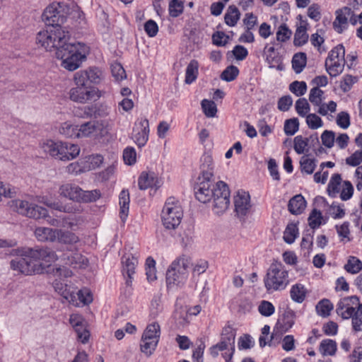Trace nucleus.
<instances>
[{
    "instance_id": "nucleus-62",
    "label": "nucleus",
    "mask_w": 362,
    "mask_h": 362,
    "mask_svg": "<svg viewBox=\"0 0 362 362\" xmlns=\"http://www.w3.org/2000/svg\"><path fill=\"white\" fill-rule=\"evenodd\" d=\"M74 82L76 86L88 87L89 81L86 69L80 70L74 74Z\"/></svg>"
},
{
    "instance_id": "nucleus-39",
    "label": "nucleus",
    "mask_w": 362,
    "mask_h": 362,
    "mask_svg": "<svg viewBox=\"0 0 362 362\" xmlns=\"http://www.w3.org/2000/svg\"><path fill=\"white\" fill-rule=\"evenodd\" d=\"M77 132H78V125H74L69 122L62 123L59 128L60 134L67 138H78Z\"/></svg>"
},
{
    "instance_id": "nucleus-17",
    "label": "nucleus",
    "mask_w": 362,
    "mask_h": 362,
    "mask_svg": "<svg viewBox=\"0 0 362 362\" xmlns=\"http://www.w3.org/2000/svg\"><path fill=\"white\" fill-rule=\"evenodd\" d=\"M188 279L185 273L176 272L168 269L166 272V284L169 291H175L182 288Z\"/></svg>"
},
{
    "instance_id": "nucleus-33",
    "label": "nucleus",
    "mask_w": 362,
    "mask_h": 362,
    "mask_svg": "<svg viewBox=\"0 0 362 362\" xmlns=\"http://www.w3.org/2000/svg\"><path fill=\"white\" fill-rule=\"evenodd\" d=\"M84 221L83 216L80 215L64 216L62 218L61 226L74 230Z\"/></svg>"
},
{
    "instance_id": "nucleus-54",
    "label": "nucleus",
    "mask_w": 362,
    "mask_h": 362,
    "mask_svg": "<svg viewBox=\"0 0 362 362\" xmlns=\"http://www.w3.org/2000/svg\"><path fill=\"white\" fill-rule=\"evenodd\" d=\"M289 90L298 97L303 96L307 91V84L305 81H295L289 85Z\"/></svg>"
},
{
    "instance_id": "nucleus-13",
    "label": "nucleus",
    "mask_w": 362,
    "mask_h": 362,
    "mask_svg": "<svg viewBox=\"0 0 362 362\" xmlns=\"http://www.w3.org/2000/svg\"><path fill=\"white\" fill-rule=\"evenodd\" d=\"M349 302H351L353 304H358L359 299L357 296H353L340 300L337 305V313L344 320L352 319L356 311L354 307L350 305Z\"/></svg>"
},
{
    "instance_id": "nucleus-40",
    "label": "nucleus",
    "mask_w": 362,
    "mask_h": 362,
    "mask_svg": "<svg viewBox=\"0 0 362 362\" xmlns=\"http://www.w3.org/2000/svg\"><path fill=\"white\" fill-rule=\"evenodd\" d=\"M341 184V177L339 174H334L327 186V192L329 196L335 197L339 192Z\"/></svg>"
},
{
    "instance_id": "nucleus-53",
    "label": "nucleus",
    "mask_w": 362,
    "mask_h": 362,
    "mask_svg": "<svg viewBox=\"0 0 362 362\" xmlns=\"http://www.w3.org/2000/svg\"><path fill=\"white\" fill-rule=\"evenodd\" d=\"M238 74V68L235 66L230 65L223 70L221 75V78L225 81L230 82L235 80Z\"/></svg>"
},
{
    "instance_id": "nucleus-37",
    "label": "nucleus",
    "mask_w": 362,
    "mask_h": 362,
    "mask_svg": "<svg viewBox=\"0 0 362 362\" xmlns=\"http://www.w3.org/2000/svg\"><path fill=\"white\" fill-rule=\"evenodd\" d=\"M95 121L87 122L78 126L77 134L78 138L81 137H95Z\"/></svg>"
},
{
    "instance_id": "nucleus-34",
    "label": "nucleus",
    "mask_w": 362,
    "mask_h": 362,
    "mask_svg": "<svg viewBox=\"0 0 362 362\" xmlns=\"http://www.w3.org/2000/svg\"><path fill=\"white\" fill-rule=\"evenodd\" d=\"M57 241L64 244H74L79 240L78 237L76 234L69 231H64L60 229H57Z\"/></svg>"
},
{
    "instance_id": "nucleus-41",
    "label": "nucleus",
    "mask_w": 362,
    "mask_h": 362,
    "mask_svg": "<svg viewBox=\"0 0 362 362\" xmlns=\"http://www.w3.org/2000/svg\"><path fill=\"white\" fill-rule=\"evenodd\" d=\"M184 1L182 0H170L168 4L169 15L173 18L180 16L184 11Z\"/></svg>"
},
{
    "instance_id": "nucleus-45",
    "label": "nucleus",
    "mask_w": 362,
    "mask_h": 362,
    "mask_svg": "<svg viewBox=\"0 0 362 362\" xmlns=\"http://www.w3.org/2000/svg\"><path fill=\"white\" fill-rule=\"evenodd\" d=\"M298 233L297 226L294 223H290L287 225L284 233V240L288 244L293 243Z\"/></svg>"
},
{
    "instance_id": "nucleus-44",
    "label": "nucleus",
    "mask_w": 362,
    "mask_h": 362,
    "mask_svg": "<svg viewBox=\"0 0 362 362\" xmlns=\"http://www.w3.org/2000/svg\"><path fill=\"white\" fill-rule=\"evenodd\" d=\"M308 40L307 29L305 25H300L297 28L294 35V45L296 46H302L305 45Z\"/></svg>"
},
{
    "instance_id": "nucleus-32",
    "label": "nucleus",
    "mask_w": 362,
    "mask_h": 362,
    "mask_svg": "<svg viewBox=\"0 0 362 362\" xmlns=\"http://www.w3.org/2000/svg\"><path fill=\"white\" fill-rule=\"evenodd\" d=\"M199 63L197 60H192L187 66L185 72V83L191 84L194 82L198 76Z\"/></svg>"
},
{
    "instance_id": "nucleus-27",
    "label": "nucleus",
    "mask_w": 362,
    "mask_h": 362,
    "mask_svg": "<svg viewBox=\"0 0 362 362\" xmlns=\"http://www.w3.org/2000/svg\"><path fill=\"white\" fill-rule=\"evenodd\" d=\"M344 64L345 59H335L329 61L327 59L325 61L326 70L332 77L337 76L343 71Z\"/></svg>"
},
{
    "instance_id": "nucleus-30",
    "label": "nucleus",
    "mask_w": 362,
    "mask_h": 362,
    "mask_svg": "<svg viewBox=\"0 0 362 362\" xmlns=\"http://www.w3.org/2000/svg\"><path fill=\"white\" fill-rule=\"evenodd\" d=\"M292 68L296 74L303 71L307 64V56L304 52H298L295 54L292 59Z\"/></svg>"
},
{
    "instance_id": "nucleus-28",
    "label": "nucleus",
    "mask_w": 362,
    "mask_h": 362,
    "mask_svg": "<svg viewBox=\"0 0 362 362\" xmlns=\"http://www.w3.org/2000/svg\"><path fill=\"white\" fill-rule=\"evenodd\" d=\"M120 217L124 221L128 216L129 209V194L128 190L123 189L119 194Z\"/></svg>"
},
{
    "instance_id": "nucleus-2",
    "label": "nucleus",
    "mask_w": 362,
    "mask_h": 362,
    "mask_svg": "<svg viewBox=\"0 0 362 362\" xmlns=\"http://www.w3.org/2000/svg\"><path fill=\"white\" fill-rule=\"evenodd\" d=\"M200 170V174L194 186V191L197 200L206 203L212 199L214 186V166L210 156L204 157Z\"/></svg>"
},
{
    "instance_id": "nucleus-12",
    "label": "nucleus",
    "mask_w": 362,
    "mask_h": 362,
    "mask_svg": "<svg viewBox=\"0 0 362 362\" xmlns=\"http://www.w3.org/2000/svg\"><path fill=\"white\" fill-rule=\"evenodd\" d=\"M235 332L231 327L228 326L223 329L221 340L219 343L222 347L228 351V354L227 352L223 354L226 362H228L232 358L235 351Z\"/></svg>"
},
{
    "instance_id": "nucleus-48",
    "label": "nucleus",
    "mask_w": 362,
    "mask_h": 362,
    "mask_svg": "<svg viewBox=\"0 0 362 362\" xmlns=\"http://www.w3.org/2000/svg\"><path fill=\"white\" fill-rule=\"evenodd\" d=\"M264 54L269 67H274L279 63V58L273 46L267 45L264 49Z\"/></svg>"
},
{
    "instance_id": "nucleus-6",
    "label": "nucleus",
    "mask_w": 362,
    "mask_h": 362,
    "mask_svg": "<svg viewBox=\"0 0 362 362\" xmlns=\"http://www.w3.org/2000/svg\"><path fill=\"white\" fill-rule=\"evenodd\" d=\"M264 283L268 292L282 291L289 284L288 272L281 262H274L269 267Z\"/></svg>"
},
{
    "instance_id": "nucleus-35",
    "label": "nucleus",
    "mask_w": 362,
    "mask_h": 362,
    "mask_svg": "<svg viewBox=\"0 0 362 362\" xmlns=\"http://www.w3.org/2000/svg\"><path fill=\"white\" fill-rule=\"evenodd\" d=\"M142 337H144L145 339H151L158 342L160 338V325L156 322L148 325L144 330Z\"/></svg>"
},
{
    "instance_id": "nucleus-5",
    "label": "nucleus",
    "mask_w": 362,
    "mask_h": 362,
    "mask_svg": "<svg viewBox=\"0 0 362 362\" xmlns=\"http://www.w3.org/2000/svg\"><path fill=\"white\" fill-rule=\"evenodd\" d=\"M41 148L45 153L63 161L73 160L80 153V148L77 144L52 139L44 141Z\"/></svg>"
},
{
    "instance_id": "nucleus-51",
    "label": "nucleus",
    "mask_w": 362,
    "mask_h": 362,
    "mask_svg": "<svg viewBox=\"0 0 362 362\" xmlns=\"http://www.w3.org/2000/svg\"><path fill=\"white\" fill-rule=\"evenodd\" d=\"M201 105L203 112L207 117H214L216 116L217 107L214 101L204 99Z\"/></svg>"
},
{
    "instance_id": "nucleus-9",
    "label": "nucleus",
    "mask_w": 362,
    "mask_h": 362,
    "mask_svg": "<svg viewBox=\"0 0 362 362\" xmlns=\"http://www.w3.org/2000/svg\"><path fill=\"white\" fill-rule=\"evenodd\" d=\"M68 8L64 3L53 2L42 13V20L47 26H61L66 18Z\"/></svg>"
},
{
    "instance_id": "nucleus-1",
    "label": "nucleus",
    "mask_w": 362,
    "mask_h": 362,
    "mask_svg": "<svg viewBox=\"0 0 362 362\" xmlns=\"http://www.w3.org/2000/svg\"><path fill=\"white\" fill-rule=\"evenodd\" d=\"M19 253V256L11 261L10 266L13 271L25 275L42 274L58 259L56 252L49 247L23 249Z\"/></svg>"
},
{
    "instance_id": "nucleus-47",
    "label": "nucleus",
    "mask_w": 362,
    "mask_h": 362,
    "mask_svg": "<svg viewBox=\"0 0 362 362\" xmlns=\"http://www.w3.org/2000/svg\"><path fill=\"white\" fill-rule=\"evenodd\" d=\"M295 317L296 315L293 310H289L284 312L281 325L282 331L287 332L293 326Z\"/></svg>"
},
{
    "instance_id": "nucleus-15",
    "label": "nucleus",
    "mask_w": 362,
    "mask_h": 362,
    "mask_svg": "<svg viewBox=\"0 0 362 362\" xmlns=\"http://www.w3.org/2000/svg\"><path fill=\"white\" fill-rule=\"evenodd\" d=\"M69 95L71 100L84 104L93 98L95 90L89 87L76 86L70 89Z\"/></svg>"
},
{
    "instance_id": "nucleus-42",
    "label": "nucleus",
    "mask_w": 362,
    "mask_h": 362,
    "mask_svg": "<svg viewBox=\"0 0 362 362\" xmlns=\"http://www.w3.org/2000/svg\"><path fill=\"white\" fill-rule=\"evenodd\" d=\"M101 197L98 189L85 191L81 189L79 202L88 203L96 202Z\"/></svg>"
},
{
    "instance_id": "nucleus-16",
    "label": "nucleus",
    "mask_w": 362,
    "mask_h": 362,
    "mask_svg": "<svg viewBox=\"0 0 362 362\" xmlns=\"http://www.w3.org/2000/svg\"><path fill=\"white\" fill-rule=\"evenodd\" d=\"M234 206L238 216H246L251 207L250 194L244 191L238 192L234 197Z\"/></svg>"
},
{
    "instance_id": "nucleus-58",
    "label": "nucleus",
    "mask_w": 362,
    "mask_h": 362,
    "mask_svg": "<svg viewBox=\"0 0 362 362\" xmlns=\"http://www.w3.org/2000/svg\"><path fill=\"white\" fill-rule=\"evenodd\" d=\"M258 311L262 316L269 317L274 313L275 308L271 302L264 300L259 303Z\"/></svg>"
},
{
    "instance_id": "nucleus-38",
    "label": "nucleus",
    "mask_w": 362,
    "mask_h": 362,
    "mask_svg": "<svg viewBox=\"0 0 362 362\" xmlns=\"http://www.w3.org/2000/svg\"><path fill=\"white\" fill-rule=\"evenodd\" d=\"M333 308V304L330 300L325 298L317 303L315 309L318 315L326 317L330 315V312Z\"/></svg>"
},
{
    "instance_id": "nucleus-4",
    "label": "nucleus",
    "mask_w": 362,
    "mask_h": 362,
    "mask_svg": "<svg viewBox=\"0 0 362 362\" xmlns=\"http://www.w3.org/2000/svg\"><path fill=\"white\" fill-rule=\"evenodd\" d=\"M69 40V34L62 26H47L45 30L37 33L36 42L40 45L47 51H52V49H61L66 45Z\"/></svg>"
},
{
    "instance_id": "nucleus-22",
    "label": "nucleus",
    "mask_w": 362,
    "mask_h": 362,
    "mask_svg": "<svg viewBox=\"0 0 362 362\" xmlns=\"http://www.w3.org/2000/svg\"><path fill=\"white\" fill-rule=\"evenodd\" d=\"M81 188L72 183H65L59 188V194L71 201L79 202Z\"/></svg>"
},
{
    "instance_id": "nucleus-64",
    "label": "nucleus",
    "mask_w": 362,
    "mask_h": 362,
    "mask_svg": "<svg viewBox=\"0 0 362 362\" xmlns=\"http://www.w3.org/2000/svg\"><path fill=\"white\" fill-rule=\"evenodd\" d=\"M345 49L342 45H338L334 47L329 53L327 59L333 61L335 59H344Z\"/></svg>"
},
{
    "instance_id": "nucleus-59",
    "label": "nucleus",
    "mask_w": 362,
    "mask_h": 362,
    "mask_svg": "<svg viewBox=\"0 0 362 362\" xmlns=\"http://www.w3.org/2000/svg\"><path fill=\"white\" fill-rule=\"evenodd\" d=\"M306 124L311 129H317L323 126L322 119L315 113L308 114L306 116Z\"/></svg>"
},
{
    "instance_id": "nucleus-31",
    "label": "nucleus",
    "mask_w": 362,
    "mask_h": 362,
    "mask_svg": "<svg viewBox=\"0 0 362 362\" xmlns=\"http://www.w3.org/2000/svg\"><path fill=\"white\" fill-rule=\"evenodd\" d=\"M337 345L335 341L326 339L320 344L319 350L323 356H334L336 354Z\"/></svg>"
},
{
    "instance_id": "nucleus-20",
    "label": "nucleus",
    "mask_w": 362,
    "mask_h": 362,
    "mask_svg": "<svg viewBox=\"0 0 362 362\" xmlns=\"http://www.w3.org/2000/svg\"><path fill=\"white\" fill-rule=\"evenodd\" d=\"M352 15V10L349 7H344L336 11V18L333 22V27L338 33H341L347 27L348 19Z\"/></svg>"
},
{
    "instance_id": "nucleus-50",
    "label": "nucleus",
    "mask_w": 362,
    "mask_h": 362,
    "mask_svg": "<svg viewBox=\"0 0 362 362\" xmlns=\"http://www.w3.org/2000/svg\"><path fill=\"white\" fill-rule=\"evenodd\" d=\"M325 99L324 91L317 87H313L310 89L309 93V101L313 105H320Z\"/></svg>"
},
{
    "instance_id": "nucleus-55",
    "label": "nucleus",
    "mask_w": 362,
    "mask_h": 362,
    "mask_svg": "<svg viewBox=\"0 0 362 362\" xmlns=\"http://www.w3.org/2000/svg\"><path fill=\"white\" fill-rule=\"evenodd\" d=\"M299 129L298 118L286 119L284 123V130L287 136L294 135Z\"/></svg>"
},
{
    "instance_id": "nucleus-24",
    "label": "nucleus",
    "mask_w": 362,
    "mask_h": 362,
    "mask_svg": "<svg viewBox=\"0 0 362 362\" xmlns=\"http://www.w3.org/2000/svg\"><path fill=\"white\" fill-rule=\"evenodd\" d=\"M57 229L39 227L35 229V235L41 242H55L57 239Z\"/></svg>"
},
{
    "instance_id": "nucleus-7",
    "label": "nucleus",
    "mask_w": 362,
    "mask_h": 362,
    "mask_svg": "<svg viewBox=\"0 0 362 362\" xmlns=\"http://www.w3.org/2000/svg\"><path fill=\"white\" fill-rule=\"evenodd\" d=\"M183 216L182 207L174 197L168 198L163 206L161 218L165 228L175 229L181 223Z\"/></svg>"
},
{
    "instance_id": "nucleus-29",
    "label": "nucleus",
    "mask_w": 362,
    "mask_h": 362,
    "mask_svg": "<svg viewBox=\"0 0 362 362\" xmlns=\"http://www.w3.org/2000/svg\"><path fill=\"white\" fill-rule=\"evenodd\" d=\"M240 18V13L238 8L234 6H229L225 13V23L230 27H234Z\"/></svg>"
},
{
    "instance_id": "nucleus-8",
    "label": "nucleus",
    "mask_w": 362,
    "mask_h": 362,
    "mask_svg": "<svg viewBox=\"0 0 362 362\" xmlns=\"http://www.w3.org/2000/svg\"><path fill=\"white\" fill-rule=\"evenodd\" d=\"M10 207L20 214L35 219L49 217L48 211L38 205L30 204L23 199H13L9 202Z\"/></svg>"
},
{
    "instance_id": "nucleus-23",
    "label": "nucleus",
    "mask_w": 362,
    "mask_h": 362,
    "mask_svg": "<svg viewBox=\"0 0 362 362\" xmlns=\"http://www.w3.org/2000/svg\"><path fill=\"white\" fill-rule=\"evenodd\" d=\"M190 264V257L185 255H182L172 262L168 269L173 270L176 272L185 273V275L189 276L188 269Z\"/></svg>"
},
{
    "instance_id": "nucleus-57",
    "label": "nucleus",
    "mask_w": 362,
    "mask_h": 362,
    "mask_svg": "<svg viewBox=\"0 0 362 362\" xmlns=\"http://www.w3.org/2000/svg\"><path fill=\"white\" fill-rule=\"evenodd\" d=\"M293 143L294 150L298 154H303L307 151L308 146V139L307 138H303L300 135L297 136L294 138Z\"/></svg>"
},
{
    "instance_id": "nucleus-49",
    "label": "nucleus",
    "mask_w": 362,
    "mask_h": 362,
    "mask_svg": "<svg viewBox=\"0 0 362 362\" xmlns=\"http://www.w3.org/2000/svg\"><path fill=\"white\" fill-rule=\"evenodd\" d=\"M295 109L300 117H304L308 114L310 106L306 98H300L296 101Z\"/></svg>"
},
{
    "instance_id": "nucleus-63",
    "label": "nucleus",
    "mask_w": 362,
    "mask_h": 362,
    "mask_svg": "<svg viewBox=\"0 0 362 362\" xmlns=\"http://www.w3.org/2000/svg\"><path fill=\"white\" fill-rule=\"evenodd\" d=\"M95 138L103 137L108 133V122L105 120L95 121Z\"/></svg>"
},
{
    "instance_id": "nucleus-19",
    "label": "nucleus",
    "mask_w": 362,
    "mask_h": 362,
    "mask_svg": "<svg viewBox=\"0 0 362 362\" xmlns=\"http://www.w3.org/2000/svg\"><path fill=\"white\" fill-rule=\"evenodd\" d=\"M65 264L81 268L88 264V259L78 252L66 251L61 257Z\"/></svg>"
},
{
    "instance_id": "nucleus-52",
    "label": "nucleus",
    "mask_w": 362,
    "mask_h": 362,
    "mask_svg": "<svg viewBox=\"0 0 362 362\" xmlns=\"http://www.w3.org/2000/svg\"><path fill=\"white\" fill-rule=\"evenodd\" d=\"M57 211L67 214H77L81 213L83 209L80 205H76L73 203L62 204V203L58 202Z\"/></svg>"
},
{
    "instance_id": "nucleus-46",
    "label": "nucleus",
    "mask_w": 362,
    "mask_h": 362,
    "mask_svg": "<svg viewBox=\"0 0 362 362\" xmlns=\"http://www.w3.org/2000/svg\"><path fill=\"white\" fill-rule=\"evenodd\" d=\"M90 83L98 84L104 78L103 71L96 67H90L86 69Z\"/></svg>"
},
{
    "instance_id": "nucleus-60",
    "label": "nucleus",
    "mask_w": 362,
    "mask_h": 362,
    "mask_svg": "<svg viewBox=\"0 0 362 362\" xmlns=\"http://www.w3.org/2000/svg\"><path fill=\"white\" fill-rule=\"evenodd\" d=\"M352 327L354 331H362V304L358 303L357 310L352 317Z\"/></svg>"
},
{
    "instance_id": "nucleus-18",
    "label": "nucleus",
    "mask_w": 362,
    "mask_h": 362,
    "mask_svg": "<svg viewBox=\"0 0 362 362\" xmlns=\"http://www.w3.org/2000/svg\"><path fill=\"white\" fill-rule=\"evenodd\" d=\"M122 272L126 279L127 286H131L135 274V269L138 264V260L133 256L124 255L122 258Z\"/></svg>"
},
{
    "instance_id": "nucleus-36",
    "label": "nucleus",
    "mask_w": 362,
    "mask_h": 362,
    "mask_svg": "<svg viewBox=\"0 0 362 362\" xmlns=\"http://www.w3.org/2000/svg\"><path fill=\"white\" fill-rule=\"evenodd\" d=\"M317 160L315 158H310L307 156H302L300 160L302 173L311 175L317 166Z\"/></svg>"
},
{
    "instance_id": "nucleus-61",
    "label": "nucleus",
    "mask_w": 362,
    "mask_h": 362,
    "mask_svg": "<svg viewBox=\"0 0 362 362\" xmlns=\"http://www.w3.org/2000/svg\"><path fill=\"white\" fill-rule=\"evenodd\" d=\"M322 216L320 211L313 209L308 217L309 226L311 228L315 229L322 223Z\"/></svg>"
},
{
    "instance_id": "nucleus-56",
    "label": "nucleus",
    "mask_w": 362,
    "mask_h": 362,
    "mask_svg": "<svg viewBox=\"0 0 362 362\" xmlns=\"http://www.w3.org/2000/svg\"><path fill=\"white\" fill-rule=\"evenodd\" d=\"M158 341L153 340L145 339L144 337H141V341L140 344V349L141 352L145 354L147 356H150L152 354L153 351L156 349V347L158 345Z\"/></svg>"
},
{
    "instance_id": "nucleus-26",
    "label": "nucleus",
    "mask_w": 362,
    "mask_h": 362,
    "mask_svg": "<svg viewBox=\"0 0 362 362\" xmlns=\"http://www.w3.org/2000/svg\"><path fill=\"white\" fill-rule=\"evenodd\" d=\"M306 202L301 194L292 197L288 204L289 211L293 214H300L305 209Z\"/></svg>"
},
{
    "instance_id": "nucleus-21",
    "label": "nucleus",
    "mask_w": 362,
    "mask_h": 362,
    "mask_svg": "<svg viewBox=\"0 0 362 362\" xmlns=\"http://www.w3.org/2000/svg\"><path fill=\"white\" fill-rule=\"evenodd\" d=\"M138 185L140 189L144 190L150 187L158 188L161 184L154 172H142L139 177Z\"/></svg>"
},
{
    "instance_id": "nucleus-14",
    "label": "nucleus",
    "mask_w": 362,
    "mask_h": 362,
    "mask_svg": "<svg viewBox=\"0 0 362 362\" xmlns=\"http://www.w3.org/2000/svg\"><path fill=\"white\" fill-rule=\"evenodd\" d=\"M69 322L74 328L78 339L83 344H86L89 339L90 333L86 327V321L83 317L78 314H72L70 315Z\"/></svg>"
},
{
    "instance_id": "nucleus-43",
    "label": "nucleus",
    "mask_w": 362,
    "mask_h": 362,
    "mask_svg": "<svg viewBox=\"0 0 362 362\" xmlns=\"http://www.w3.org/2000/svg\"><path fill=\"white\" fill-rule=\"evenodd\" d=\"M344 269L350 274H357L362 269V262L356 257H349Z\"/></svg>"
},
{
    "instance_id": "nucleus-10",
    "label": "nucleus",
    "mask_w": 362,
    "mask_h": 362,
    "mask_svg": "<svg viewBox=\"0 0 362 362\" xmlns=\"http://www.w3.org/2000/svg\"><path fill=\"white\" fill-rule=\"evenodd\" d=\"M214 206L215 214H222L230 204V191L228 185L223 181L218 182L213 187Z\"/></svg>"
},
{
    "instance_id": "nucleus-11",
    "label": "nucleus",
    "mask_w": 362,
    "mask_h": 362,
    "mask_svg": "<svg viewBox=\"0 0 362 362\" xmlns=\"http://www.w3.org/2000/svg\"><path fill=\"white\" fill-rule=\"evenodd\" d=\"M148 120L146 117L137 119L133 127L132 139L139 148L146 145L148 140Z\"/></svg>"
},
{
    "instance_id": "nucleus-3",
    "label": "nucleus",
    "mask_w": 362,
    "mask_h": 362,
    "mask_svg": "<svg viewBox=\"0 0 362 362\" xmlns=\"http://www.w3.org/2000/svg\"><path fill=\"white\" fill-rule=\"evenodd\" d=\"M88 47L80 42H66V45L56 52V57L62 60L61 66L69 71L77 69L86 58Z\"/></svg>"
},
{
    "instance_id": "nucleus-25",
    "label": "nucleus",
    "mask_w": 362,
    "mask_h": 362,
    "mask_svg": "<svg viewBox=\"0 0 362 362\" xmlns=\"http://www.w3.org/2000/svg\"><path fill=\"white\" fill-rule=\"evenodd\" d=\"M307 293V288L300 283L293 284L290 289V297L293 301L297 303H302L305 300Z\"/></svg>"
}]
</instances>
